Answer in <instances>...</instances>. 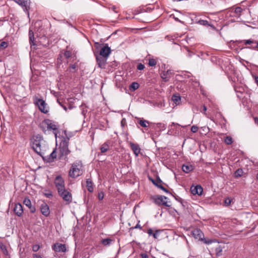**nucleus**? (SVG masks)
Returning <instances> with one entry per match:
<instances>
[{"label": "nucleus", "instance_id": "nucleus-19", "mask_svg": "<svg viewBox=\"0 0 258 258\" xmlns=\"http://www.w3.org/2000/svg\"><path fill=\"white\" fill-rule=\"evenodd\" d=\"M96 58L98 67L101 69H104L106 63L107 57L97 56Z\"/></svg>", "mask_w": 258, "mask_h": 258}, {"label": "nucleus", "instance_id": "nucleus-51", "mask_svg": "<svg viewBox=\"0 0 258 258\" xmlns=\"http://www.w3.org/2000/svg\"><path fill=\"white\" fill-rule=\"evenodd\" d=\"M140 256L142 258H149V256L147 253H141L140 254Z\"/></svg>", "mask_w": 258, "mask_h": 258}, {"label": "nucleus", "instance_id": "nucleus-42", "mask_svg": "<svg viewBox=\"0 0 258 258\" xmlns=\"http://www.w3.org/2000/svg\"><path fill=\"white\" fill-rule=\"evenodd\" d=\"M201 241H203L204 243L207 244H211L213 242V240L210 239L205 238L204 237H203V239Z\"/></svg>", "mask_w": 258, "mask_h": 258}, {"label": "nucleus", "instance_id": "nucleus-16", "mask_svg": "<svg viewBox=\"0 0 258 258\" xmlns=\"http://www.w3.org/2000/svg\"><path fill=\"white\" fill-rule=\"evenodd\" d=\"M131 149L134 152L135 155L137 157L139 155L141 152V148L139 145L137 143H134L133 142H130L129 143Z\"/></svg>", "mask_w": 258, "mask_h": 258}, {"label": "nucleus", "instance_id": "nucleus-59", "mask_svg": "<svg viewBox=\"0 0 258 258\" xmlns=\"http://www.w3.org/2000/svg\"><path fill=\"white\" fill-rule=\"evenodd\" d=\"M112 9L113 11L114 12H115V13H118V11L116 10V7H113L112 8Z\"/></svg>", "mask_w": 258, "mask_h": 258}, {"label": "nucleus", "instance_id": "nucleus-49", "mask_svg": "<svg viewBox=\"0 0 258 258\" xmlns=\"http://www.w3.org/2000/svg\"><path fill=\"white\" fill-rule=\"evenodd\" d=\"M28 208H29V210L30 211V212L31 213H34L35 212L36 208H35V207L34 206H32V205H31Z\"/></svg>", "mask_w": 258, "mask_h": 258}, {"label": "nucleus", "instance_id": "nucleus-24", "mask_svg": "<svg viewBox=\"0 0 258 258\" xmlns=\"http://www.w3.org/2000/svg\"><path fill=\"white\" fill-rule=\"evenodd\" d=\"M198 23L201 25H203L205 26H210L213 30H216V28L213 24H210L209 22L207 20H200L198 21Z\"/></svg>", "mask_w": 258, "mask_h": 258}, {"label": "nucleus", "instance_id": "nucleus-25", "mask_svg": "<svg viewBox=\"0 0 258 258\" xmlns=\"http://www.w3.org/2000/svg\"><path fill=\"white\" fill-rule=\"evenodd\" d=\"M29 43L31 45H35L36 44L35 43V38H34V34L33 30L29 29Z\"/></svg>", "mask_w": 258, "mask_h": 258}, {"label": "nucleus", "instance_id": "nucleus-12", "mask_svg": "<svg viewBox=\"0 0 258 258\" xmlns=\"http://www.w3.org/2000/svg\"><path fill=\"white\" fill-rule=\"evenodd\" d=\"M56 150L57 149L55 148L53 149V151L49 155L46 156H44V155H43V157H42L43 158L44 161L48 163H51L54 161V159H55L58 156Z\"/></svg>", "mask_w": 258, "mask_h": 258}, {"label": "nucleus", "instance_id": "nucleus-40", "mask_svg": "<svg viewBox=\"0 0 258 258\" xmlns=\"http://www.w3.org/2000/svg\"><path fill=\"white\" fill-rule=\"evenodd\" d=\"M45 192L44 193V195L48 199H52L53 197V195L52 192L50 190H45Z\"/></svg>", "mask_w": 258, "mask_h": 258}, {"label": "nucleus", "instance_id": "nucleus-64", "mask_svg": "<svg viewBox=\"0 0 258 258\" xmlns=\"http://www.w3.org/2000/svg\"><path fill=\"white\" fill-rule=\"evenodd\" d=\"M4 253H5V254L8 253V251L6 250V251H5V252H4Z\"/></svg>", "mask_w": 258, "mask_h": 258}, {"label": "nucleus", "instance_id": "nucleus-4", "mask_svg": "<svg viewBox=\"0 0 258 258\" xmlns=\"http://www.w3.org/2000/svg\"><path fill=\"white\" fill-rule=\"evenodd\" d=\"M16 3L20 6L23 11L26 13L27 16L29 17L30 10V5L31 2L30 0H13Z\"/></svg>", "mask_w": 258, "mask_h": 258}, {"label": "nucleus", "instance_id": "nucleus-62", "mask_svg": "<svg viewBox=\"0 0 258 258\" xmlns=\"http://www.w3.org/2000/svg\"><path fill=\"white\" fill-rule=\"evenodd\" d=\"M123 119H122V120H121V123L122 125H123Z\"/></svg>", "mask_w": 258, "mask_h": 258}, {"label": "nucleus", "instance_id": "nucleus-3", "mask_svg": "<svg viewBox=\"0 0 258 258\" xmlns=\"http://www.w3.org/2000/svg\"><path fill=\"white\" fill-rule=\"evenodd\" d=\"M83 164L81 161L77 160L71 165L69 172V176L72 178H76L83 174Z\"/></svg>", "mask_w": 258, "mask_h": 258}, {"label": "nucleus", "instance_id": "nucleus-58", "mask_svg": "<svg viewBox=\"0 0 258 258\" xmlns=\"http://www.w3.org/2000/svg\"><path fill=\"white\" fill-rule=\"evenodd\" d=\"M206 111H207V107L205 105H204L203 106V111L205 114V112Z\"/></svg>", "mask_w": 258, "mask_h": 258}, {"label": "nucleus", "instance_id": "nucleus-5", "mask_svg": "<svg viewBox=\"0 0 258 258\" xmlns=\"http://www.w3.org/2000/svg\"><path fill=\"white\" fill-rule=\"evenodd\" d=\"M34 103L38 107L39 109L43 113H47L48 110L46 108V103L42 99L38 98L36 96L33 98Z\"/></svg>", "mask_w": 258, "mask_h": 258}, {"label": "nucleus", "instance_id": "nucleus-2", "mask_svg": "<svg viewBox=\"0 0 258 258\" xmlns=\"http://www.w3.org/2000/svg\"><path fill=\"white\" fill-rule=\"evenodd\" d=\"M64 134L66 137L62 141V144H60L58 148V157L59 160H64L66 162H68V155L71 153V151L69 149V140L71 136H68L66 131H64Z\"/></svg>", "mask_w": 258, "mask_h": 258}, {"label": "nucleus", "instance_id": "nucleus-35", "mask_svg": "<svg viewBox=\"0 0 258 258\" xmlns=\"http://www.w3.org/2000/svg\"><path fill=\"white\" fill-rule=\"evenodd\" d=\"M216 254L217 256H219L222 254V247L219 245L215 248Z\"/></svg>", "mask_w": 258, "mask_h": 258}, {"label": "nucleus", "instance_id": "nucleus-13", "mask_svg": "<svg viewBox=\"0 0 258 258\" xmlns=\"http://www.w3.org/2000/svg\"><path fill=\"white\" fill-rule=\"evenodd\" d=\"M191 234L196 239L201 241L204 237V233L199 228H195L191 231Z\"/></svg>", "mask_w": 258, "mask_h": 258}, {"label": "nucleus", "instance_id": "nucleus-31", "mask_svg": "<svg viewBox=\"0 0 258 258\" xmlns=\"http://www.w3.org/2000/svg\"><path fill=\"white\" fill-rule=\"evenodd\" d=\"M139 84L137 82H133L129 86V89L132 91H134L139 88Z\"/></svg>", "mask_w": 258, "mask_h": 258}, {"label": "nucleus", "instance_id": "nucleus-30", "mask_svg": "<svg viewBox=\"0 0 258 258\" xmlns=\"http://www.w3.org/2000/svg\"><path fill=\"white\" fill-rule=\"evenodd\" d=\"M138 123L142 127H146L149 126L150 122L144 119H140L138 121Z\"/></svg>", "mask_w": 258, "mask_h": 258}, {"label": "nucleus", "instance_id": "nucleus-39", "mask_svg": "<svg viewBox=\"0 0 258 258\" xmlns=\"http://www.w3.org/2000/svg\"><path fill=\"white\" fill-rule=\"evenodd\" d=\"M23 204L27 207H29L32 205L30 200L28 198H26L24 199L23 201Z\"/></svg>", "mask_w": 258, "mask_h": 258}, {"label": "nucleus", "instance_id": "nucleus-32", "mask_svg": "<svg viewBox=\"0 0 258 258\" xmlns=\"http://www.w3.org/2000/svg\"><path fill=\"white\" fill-rule=\"evenodd\" d=\"M243 11V9L239 7H237L235 8L234 13L235 14L234 16L239 17Z\"/></svg>", "mask_w": 258, "mask_h": 258}, {"label": "nucleus", "instance_id": "nucleus-63", "mask_svg": "<svg viewBox=\"0 0 258 258\" xmlns=\"http://www.w3.org/2000/svg\"><path fill=\"white\" fill-rule=\"evenodd\" d=\"M256 179H257V180H258V172H257V174L256 175Z\"/></svg>", "mask_w": 258, "mask_h": 258}, {"label": "nucleus", "instance_id": "nucleus-43", "mask_svg": "<svg viewBox=\"0 0 258 258\" xmlns=\"http://www.w3.org/2000/svg\"><path fill=\"white\" fill-rule=\"evenodd\" d=\"M162 230H156L153 234V237L155 239H157L159 233H160Z\"/></svg>", "mask_w": 258, "mask_h": 258}, {"label": "nucleus", "instance_id": "nucleus-55", "mask_svg": "<svg viewBox=\"0 0 258 258\" xmlns=\"http://www.w3.org/2000/svg\"><path fill=\"white\" fill-rule=\"evenodd\" d=\"M101 44L99 43V42H95L94 43V46H95V47L96 48V49H99L100 46H101Z\"/></svg>", "mask_w": 258, "mask_h": 258}, {"label": "nucleus", "instance_id": "nucleus-20", "mask_svg": "<svg viewBox=\"0 0 258 258\" xmlns=\"http://www.w3.org/2000/svg\"><path fill=\"white\" fill-rule=\"evenodd\" d=\"M172 73V72L171 70L163 71L161 73V77L164 82H168L171 77Z\"/></svg>", "mask_w": 258, "mask_h": 258}, {"label": "nucleus", "instance_id": "nucleus-45", "mask_svg": "<svg viewBox=\"0 0 258 258\" xmlns=\"http://www.w3.org/2000/svg\"><path fill=\"white\" fill-rule=\"evenodd\" d=\"M145 65L141 63H139L137 66V70L140 71L143 70L145 69Z\"/></svg>", "mask_w": 258, "mask_h": 258}, {"label": "nucleus", "instance_id": "nucleus-41", "mask_svg": "<svg viewBox=\"0 0 258 258\" xmlns=\"http://www.w3.org/2000/svg\"><path fill=\"white\" fill-rule=\"evenodd\" d=\"M72 52L70 50H65L63 53V55L66 58H69L72 55Z\"/></svg>", "mask_w": 258, "mask_h": 258}, {"label": "nucleus", "instance_id": "nucleus-15", "mask_svg": "<svg viewBox=\"0 0 258 258\" xmlns=\"http://www.w3.org/2000/svg\"><path fill=\"white\" fill-rule=\"evenodd\" d=\"M237 42L238 43H243L244 45H246V46L244 47V48L250 49H252V48H251V47H254V45H255L256 43V40L251 39L247 40H239L237 41Z\"/></svg>", "mask_w": 258, "mask_h": 258}, {"label": "nucleus", "instance_id": "nucleus-21", "mask_svg": "<svg viewBox=\"0 0 258 258\" xmlns=\"http://www.w3.org/2000/svg\"><path fill=\"white\" fill-rule=\"evenodd\" d=\"M14 212L17 216L21 217L23 213V209L22 205L20 203L16 204L14 208Z\"/></svg>", "mask_w": 258, "mask_h": 258}, {"label": "nucleus", "instance_id": "nucleus-37", "mask_svg": "<svg viewBox=\"0 0 258 258\" xmlns=\"http://www.w3.org/2000/svg\"><path fill=\"white\" fill-rule=\"evenodd\" d=\"M149 66L150 67H154L157 64V61L154 58H151L149 59Z\"/></svg>", "mask_w": 258, "mask_h": 258}, {"label": "nucleus", "instance_id": "nucleus-38", "mask_svg": "<svg viewBox=\"0 0 258 258\" xmlns=\"http://www.w3.org/2000/svg\"><path fill=\"white\" fill-rule=\"evenodd\" d=\"M8 46V43L6 41H3L0 43V50H4Z\"/></svg>", "mask_w": 258, "mask_h": 258}, {"label": "nucleus", "instance_id": "nucleus-36", "mask_svg": "<svg viewBox=\"0 0 258 258\" xmlns=\"http://www.w3.org/2000/svg\"><path fill=\"white\" fill-rule=\"evenodd\" d=\"M232 201V199H231V198H230L229 197L226 198L224 199V206H226V207L230 206Z\"/></svg>", "mask_w": 258, "mask_h": 258}, {"label": "nucleus", "instance_id": "nucleus-33", "mask_svg": "<svg viewBox=\"0 0 258 258\" xmlns=\"http://www.w3.org/2000/svg\"><path fill=\"white\" fill-rule=\"evenodd\" d=\"M224 143L228 145H231L233 142L232 138L230 136H226L224 139Z\"/></svg>", "mask_w": 258, "mask_h": 258}, {"label": "nucleus", "instance_id": "nucleus-61", "mask_svg": "<svg viewBox=\"0 0 258 258\" xmlns=\"http://www.w3.org/2000/svg\"><path fill=\"white\" fill-rule=\"evenodd\" d=\"M69 109L71 110V109H72V107L71 106H69Z\"/></svg>", "mask_w": 258, "mask_h": 258}, {"label": "nucleus", "instance_id": "nucleus-27", "mask_svg": "<svg viewBox=\"0 0 258 258\" xmlns=\"http://www.w3.org/2000/svg\"><path fill=\"white\" fill-rule=\"evenodd\" d=\"M109 141L105 142L100 147L101 152L104 153L106 152L109 149Z\"/></svg>", "mask_w": 258, "mask_h": 258}, {"label": "nucleus", "instance_id": "nucleus-34", "mask_svg": "<svg viewBox=\"0 0 258 258\" xmlns=\"http://www.w3.org/2000/svg\"><path fill=\"white\" fill-rule=\"evenodd\" d=\"M77 66L76 64H71L69 68L67 69V72H70L72 73H75L77 71Z\"/></svg>", "mask_w": 258, "mask_h": 258}, {"label": "nucleus", "instance_id": "nucleus-44", "mask_svg": "<svg viewBox=\"0 0 258 258\" xmlns=\"http://www.w3.org/2000/svg\"><path fill=\"white\" fill-rule=\"evenodd\" d=\"M40 245L39 244H35L32 246V250L34 252H37L40 249Z\"/></svg>", "mask_w": 258, "mask_h": 258}, {"label": "nucleus", "instance_id": "nucleus-28", "mask_svg": "<svg viewBox=\"0 0 258 258\" xmlns=\"http://www.w3.org/2000/svg\"><path fill=\"white\" fill-rule=\"evenodd\" d=\"M172 100L176 105H179L181 101V97L179 94H173L172 96Z\"/></svg>", "mask_w": 258, "mask_h": 258}, {"label": "nucleus", "instance_id": "nucleus-53", "mask_svg": "<svg viewBox=\"0 0 258 258\" xmlns=\"http://www.w3.org/2000/svg\"><path fill=\"white\" fill-rule=\"evenodd\" d=\"M32 256L33 258H43L42 256L38 253H33Z\"/></svg>", "mask_w": 258, "mask_h": 258}, {"label": "nucleus", "instance_id": "nucleus-47", "mask_svg": "<svg viewBox=\"0 0 258 258\" xmlns=\"http://www.w3.org/2000/svg\"><path fill=\"white\" fill-rule=\"evenodd\" d=\"M198 131V127L196 125H192L191 127V132L194 133H197Z\"/></svg>", "mask_w": 258, "mask_h": 258}, {"label": "nucleus", "instance_id": "nucleus-1", "mask_svg": "<svg viewBox=\"0 0 258 258\" xmlns=\"http://www.w3.org/2000/svg\"><path fill=\"white\" fill-rule=\"evenodd\" d=\"M30 144L34 151L41 157H43L48 149V146L43 137L39 134L32 137L30 139Z\"/></svg>", "mask_w": 258, "mask_h": 258}, {"label": "nucleus", "instance_id": "nucleus-54", "mask_svg": "<svg viewBox=\"0 0 258 258\" xmlns=\"http://www.w3.org/2000/svg\"><path fill=\"white\" fill-rule=\"evenodd\" d=\"M251 48H252V50L258 51V41H256V43L255 45H254V47L252 46Z\"/></svg>", "mask_w": 258, "mask_h": 258}, {"label": "nucleus", "instance_id": "nucleus-11", "mask_svg": "<svg viewBox=\"0 0 258 258\" xmlns=\"http://www.w3.org/2000/svg\"><path fill=\"white\" fill-rule=\"evenodd\" d=\"M46 120L48 131H52L53 133L56 138L57 135L58 133V126L56 125L52 120L49 119H46Z\"/></svg>", "mask_w": 258, "mask_h": 258}, {"label": "nucleus", "instance_id": "nucleus-23", "mask_svg": "<svg viewBox=\"0 0 258 258\" xmlns=\"http://www.w3.org/2000/svg\"><path fill=\"white\" fill-rule=\"evenodd\" d=\"M39 127L44 134H46L47 131H48V128L47 125L46 119H44L41 123H40Z\"/></svg>", "mask_w": 258, "mask_h": 258}, {"label": "nucleus", "instance_id": "nucleus-22", "mask_svg": "<svg viewBox=\"0 0 258 258\" xmlns=\"http://www.w3.org/2000/svg\"><path fill=\"white\" fill-rule=\"evenodd\" d=\"M115 240L113 238H111L110 237H107L106 238L102 239L100 243L104 246H109L111 244H112L113 242H114Z\"/></svg>", "mask_w": 258, "mask_h": 258}, {"label": "nucleus", "instance_id": "nucleus-56", "mask_svg": "<svg viewBox=\"0 0 258 258\" xmlns=\"http://www.w3.org/2000/svg\"><path fill=\"white\" fill-rule=\"evenodd\" d=\"M57 102L58 103L63 107V108L66 110L67 111V108L66 106H63V105L61 104V103L58 100H57Z\"/></svg>", "mask_w": 258, "mask_h": 258}, {"label": "nucleus", "instance_id": "nucleus-18", "mask_svg": "<svg viewBox=\"0 0 258 258\" xmlns=\"http://www.w3.org/2000/svg\"><path fill=\"white\" fill-rule=\"evenodd\" d=\"M190 190L191 192L194 195H201L202 194L203 189L201 185H197L196 186H191L190 187Z\"/></svg>", "mask_w": 258, "mask_h": 258}, {"label": "nucleus", "instance_id": "nucleus-6", "mask_svg": "<svg viewBox=\"0 0 258 258\" xmlns=\"http://www.w3.org/2000/svg\"><path fill=\"white\" fill-rule=\"evenodd\" d=\"M58 195L66 202L67 204H70L72 202V195L70 191L66 189V188L62 189V190H60L58 192Z\"/></svg>", "mask_w": 258, "mask_h": 258}, {"label": "nucleus", "instance_id": "nucleus-57", "mask_svg": "<svg viewBox=\"0 0 258 258\" xmlns=\"http://www.w3.org/2000/svg\"><path fill=\"white\" fill-rule=\"evenodd\" d=\"M254 81H255V83L258 86V76H255L254 77Z\"/></svg>", "mask_w": 258, "mask_h": 258}, {"label": "nucleus", "instance_id": "nucleus-46", "mask_svg": "<svg viewBox=\"0 0 258 258\" xmlns=\"http://www.w3.org/2000/svg\"><path fill=\"white\" fill-rule=\"evenodd\" d=\"M139 223H140V221L138 222V224L135 226L130 228V230L137 229V228H139L140 230H142V227L140 225Z\"/></svg>", "mask_w": 258, "mask_h": 258}, {"label": "nucleus", "instance_id": "nucleus-14", "mask_svg": "<svg viewBox=\"0 0 258 258\" xmlns=\"http://www.w3.org/2000/svg\"><path fill=\"white\" fill-rule=\"evenodd\" d=\"M110 53L111 49L107 44H105L100 51V55L103 57H107Z\"/></svg>", "mask_w": 258, "mask_h": 258}, {"label": "nucleus", "instance_id": "nucleus-10", "mask_svg": "<svg viewBox=\"0 0 258 258\" xmlns=\"http://www.w3.org/2000/svg\"><path fill=\"white\" fill-rule=\"evenodd\" d=\"M51 248L56 252H66L67 251L66 245L58 242L53 244Z\"/></svg>", "mask_w": 258, "mask_h": 258}, {"label": "nucleus", "instance_id": "nucleus-17", "mask_svg": "<svg viewBox=\"0 0 258 258\" xmlns=\"http://www.w3.org/2000/svg\"><path fill=\"white\" fill-rule=\"evenodd\" d=\"M40 211L41 214L45 217H48L50 214L49 207L45 203L41 204Z\"/></svg>", "mask_w": 258, "mask_h": 258}, {"label": "nucleus", "instance_id": "nucleus-48", "mask_svg": "<svg viewBox=\"0 0 258 258\" xmlns=\"http://www.w3.org/2000/svg\"><path fill=\"white\" fill-rule=\"evenodd\" d=\"M98 198L99 200H102L104 198L103 192H100L98 194Z\"/></svg>", "mask_w": 258, "mask_h": 258}, {"label": "nucleus", "instance_id": "nucleus-7", "mask_svg": "<svg viewBox=\"0 0 258 258\" xmlns=\"http://www.w3.org/2000/svg\"><path fill=\"white\" fill-rule=\"evenodd\" d=\"M153 199L154 203L158 206L163 205L167 207H170L166 201L167 198L164 196H155Z\"/></svg>", "mask_w": 258, "mask_h": 258}, {"label": "nucleus", "instance_id": "nucleus-29", "mask_svg": "<svg viewBox=\"0 0 258 258\" xmlns=\"http://www.w3.org/2000/svg\"><path fill=\"white\" fill-rule=\"evenodd\" d=\"M182 169L183 172L187 173L194 170V167L191 165H183Z\"/></svg>", "mask_w": 258, "mask_h": 258}, {"label": "nucleus", "instance_id": "nucleus-52", "mask_svg": "<svg viewBox=\"0 0 258 258\" xmlns=\"http://www.w3.org/2000/svg\"><path fill=\"white\" fill-rule=\"evenodd\" d=\"M147 233L149 234V236H153L154 232L151 228H149L147 230Z\"/></svg>", "mask_w": 258, "mask_h": 258}, {"label": "nucleus", "instance_id": "nucleus-60", "mask_svg": "<svg viewBox=\"0 0 258 258\" xmlns=\"http://www.w3.org/2000/svg\"><path fill=\"white\" fill-rule=\"evenodd\" d=\"M234 90H235V91L236 92H239V93H242V92H241L240 91H237V88H236V87H235V88H234Z\"/></svg>", "mask_w": 258, "mask_h": 258}, {"label": "nucleus", "instance_id": "nucleus-9", "mask_svg": "<svg viewBox=\"0 0 258 258\" xmlns=\"http://www.w3.org/2000/svg\"><path fill=\"white\" fill-rule=\"evenodd\" d=\"M149 179L152 181V182L157 187L163 190L166 193H169V191L166 188H165L162 184L163 183L161 179L157 176L155 179H153L152 178L149 177Z\"/></svg>", "mask_w": 258, "mask_h": 258}, {"label": "nucleus", "instance_id": "nucleus-26", "mask_svg": "<svg viewBox=\"0 0 258 258\" xmlns=\"http://www.w3.org/2000/svg\"><path fill=\"white\" fill-rule=\"evenodd\" d=\"M86 187H87V190L89 192H92L93 191V190H94L93 183L91 179H89V178L87 179Z\"/></svg>", "mask_w": 258, "mask_h": 258}, {"label": "nucleus", "instance_id": "nucleus-8", "mask_svg": "<svg viewBox=\"0 0 258 258\" xmlns=\"http://www.w3.org/2000/svg\"><path fill=\"white\" fill-rule=\"evenodd\" d=\"M54 183L57 190V192L62 190L65 187V182L63 178L60 175H57L54 179Z\"/></svg>", "mask_w": 258, "mask_h": 258}, {"label": "nucleus", "instance_id": "nucleus-50", "mask_svg": "<svg viewBox=\"0 0 258 258\" xmlns=\"http://www.w3.org/2000/svg\"><path fill=\"white\" fill-rule=\"evenodd\" d=\"M241 173H242V170L241 169H237L235 174V176L238 177V176H241Z\"/></svg>", "mask_w": 258, "mask_h": 258}]
</instances>
